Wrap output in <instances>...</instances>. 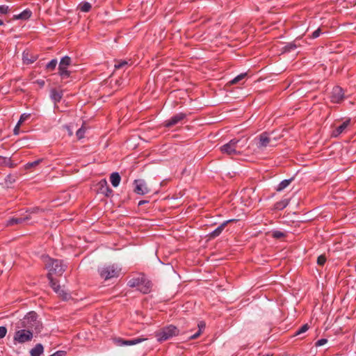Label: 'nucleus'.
<instances>
[{
	"instance_id": "nucleus-1",
	"label": "nucleus",
	"mask_w": 356,
	"mask_h": 356,
	"mask_svg": "<svg viewBox=\"0 0 356 356\" xmlns=\"http://www.w3.org/2000/svg\"><path fill=\"white\" fill-rule=\"evenodd\" d=\"M38 318V314L35 312L31 311L27 313L17 323L19 327L29 328L32 330L34 329L37 333H39L41 332L42 325Z\"/></svg>"
},
{
	"instance_id": "nucleus-2",
	"label": "nucleus",
	"mask_w": 356,
	"mask_h": 356,
	"mask_svg": "<svg viewBox=\"0 0 356 356\" xmlns=\"http://www.w3.org/2000/svg\"><path fill=\"white\" fill-rule=\"evenodd\" d=\"M127 285L131 288L138 287V291L143 294L150 293L153 286L152 282L143 273L137 277L130 279Z\"/></svg>"
},
{
	"instance_id": "nucleus-3",
	"label": "nucleus",
	"mask_w": 356,
	"mask_h": 356,
	"mask_svg": "<svg viewBox=\"0 0 356 356\" xmlns=\"http://www.w3.org/2000/svg\"><path fill=\"white\" fill-rule=\"evenodd\" d=\"M45 267L49 270L47 274H50L52 276L53 274L61 275L65 270V266L63 264V261L59 259H54L49 256L45 257Z\"/></svg>"
},
{
	"instance_id": "nucleus-4",
	"label": "nucleus",
	"mask_w": 356,
	"mask_h": 356,
	"mask_svg": "<svg viewBox=\"0 0 356 356\" xmlns=\"http://www.w3.org/2000/svg\"><path fill=\"white\" fill-rule=\"evenodd\" d=\"M17 328H18L14 334L13 341L14 343H24L26 342L31 341L33 337V330L26 328L19 327V324H17Z\"/></svg>"
},
{
	"instance_id": "nucleus-5",
	"label": "nucleus",
	"mask_w": 356,
	"mask_h": 356,
	"mask_svg": "<svg viewBox=\"0 0 356 356\" xmlns=\"http://www.w3.org/2000/svg\"><path fill=\"white\" fill-rule=\"evenodd\" d=\"M179 334V330L176 326L170 325L163 327L160 331L157 332L156 333V337L159 341H164Z\"/></svg>"
},
{
	"instance_id": "nucleus-6",
	"label": "nucleus",
	"mask_w": 356,
	"mask_h": 356,
	"mask_svg": "<svg viewBox=\"0 0 356 356\" xmlns=\"http://www.w3.org/2000/svg\"><path fill=\"white\" fill-rule=\"evenodd\" d=\"M120 270L117 265L112 264L98 268V273L102 279L108 280L113 277H118Z\"/></svg>"
},
{
	"instance_id": "nucleus-7",
	"label": "nucleus",
	"mask_w": 356,
	"mask_h": 356,
	"mask_svg": "<svg viewBox=\"0 0 356 356\" xmlns=\"http://www.w3.org/2000/svg\"><path fill=\"white\" fill-rule=\"evenodd\" d=\"M47 277L49 280L50 286L63 300L66 301L70 299V294L61 289L60 286L58 282L54 279L53 276H51L50 274H47Z\"/></svg>"
},
{
	"instance_id": "nucleus-8",
	"label": "nucleus",
	"mask_w": 356,
	"mask_h": 356,
	"mask_svg": "<svg viewBox=\"0 0 356 356\" xmlns=\"http://www.w3.org/2000/svg\"><path fill=\"white\" fill-rule=\"evenodd\" d=\"M239 140L233 138L230 140L227 143L222 145L220 149L222 153L226 154L229 156L237 155L239 152L236 150L237 144Z\"/></svg>"
},
{
	"instance_id": "nucleus-9",
	"label": "nucleus",
	"mask_w": 356,
	"mask_h": 356,
	"mask_svg": "<svg viewBox=\"0 0 356 356\" xmlns=\"http://www.w3.org/2000/svg\"><path fill=\"white\" fill-rule=\"evenodd\" d=\"M134 184L135 185L134 191L138 195H143L150 192V189L143 179H135Z\"/></svg>"
},
{
	"instance_id": "nucleus-10",
	"label": "nucleus",
	"mask_w": 356,
	"mask_h": 356,
	"mask_svg": "<svg viewBox=\"0 0 356 356\" xmlns=\"http://www.w3.org/2000/svg\"><path fill=\"white\" fill-rule=\"evenodd\" d=\"M331 102L333 103L339 104L344 99V92L341 87L334 86L332 89L331 96Z\"/></svg>"
},
{
	"instance_id": "nucleus-11",
	"label": "nucleus",
	"mask_w": 356,
	"mask_h": 356,
	"mask_svg": "<svg viewBox=\"0 0 356 356\" xmlns=\"http://www.w3.org/2000/svg\"><path fill=\"white\" fill-rule=\"evenodd\" d=\"M186 118V114L184 113H179L172 116L169 120H165L164 122V127L167 128L172 127L179 122L182 121Z\"/></svg>"
},
{
	"instance_id": "nucleus-12",
	"label": "nucleus",
	"mask_w": 356,
	"mask_h": 356,
	"mask_svg": "<svg viewBox=\"0 0 356 356\" xmlns=\"http://www.w3.org/2000/svg\"><path fill=\"white\" fill-rule=\"evenodd\" d=\"M97 186L100 193L104 194L108 197L113 195V191L109 187L107 181L105 179H102L98 183Z\"/></svg>"
},
{
	"instance_id": "nucleus-13",
	"label": "nucleus",
	"mask_w": 356,
	"mask_h": 356,
	"mask_svg": "<svg viewBox=\"0 0 356 356\" xmlns=\"http://www.w3.org/2000/svg\"><path fill=\"white\" fill-rule=\"evenodd\" d=\"M147 339L143 337H137L131 339H123L122 338H118L116 339V343L118 346H134L136 345L139 343H141L144 341H145Z\"/></svg>"
},
{
	"instance_id": "nucleus-14",
	"label": "nucleus",
	"mask_w": 356,
	"mask_h": 356,
	"mask_svg": "<svg viewBox=\"0 0 356 356\" xmlns=\"http://www.w3.org/2000/svg\"><path fill=\"white\" fill-rule=\"evenodd\" d=\"M351 120L350 118L343 121L339 126L337 127L331 134L333 138H337L340 134L343 133L347 127L350 124Z\"/></svg>"
},
{
	"instance_id": "nucleus-15",
	"label": "nucleus",
	"mask_w": 356,
	"mask_h": 356,
	"mask_svg": "<svg viewBox=\"0 0 356 356\" xmlns=\"http://www.w3.org/2000/svg\"><path fill=\"white\" fill-rule=\"evenodd\" d=\"M258 138H259V143L257 144L258 148L266 147L269 145V143L271 140V138L269 136L268 133L266 132V131L261 133L258 136Z\"/></svg>"
},
{
	"instance_id": "nucleus-16",
	"label": "nucleus",
	"mask_w": 356,
	"mask_h": 356,
	"mask_svg": "<svg viewBox=\"0 0 356 356\" xmlns=\"http://www.w3.org/2000/svg\"><path fill=\"white\" fill-rule=\"evenodd\" d=\"M29 219H30V216H26L24 217H19V218L12 217L6 221V225L7 227H9V226H13L15 225L22 224L24 222H25Z\"/></svg>"
},
{
	"instance_id": "nucleus-17",
	"label": "nucleus",
	"mask_w": 356,
	"mask_h": 356,
	"mask_svg": "<svg viewBox=\"0 0 356 356\" xmlns=\"http://www.w3.org/2000/svg\"><path fill=\"white\" fill-rule=\"evenodd\" d=\"M227 225L228 222L221 223L216 229L208 234L209 239H214L220 236Z\"/></svg>"
},
{
	"instance_id": "nucleus-18",
	"label": "nucleus",
	"mask_w": 356,
	"mask_h": 356,
	"mask_svg": "<svg viewBox=\"0 0 356 356\" xmlns=\"http://www.w3.org/2000/svg\"><path fill=\"white\" fill-rule=\"evenodd\" d=\"M32 16V11L26 8L24 11H22L21 13L18 15H15L12 17L11 20H27Z\"/></svg>"
},
{
	"instance_id": "nucleus-19",
	"label": "nucleus",
	"mask_w": 356,
	"mask_h": 356,
	"mask_svg": "<svg viewBox=\"0 0 356 356\" xmlns=\"http://www.w3.org/2000/svg\"><path fill=\"white\" fill-rule=\"evenodd\" d=\"M63 91H58L56 88L50 90V97L55 104L59 103L63 97Z\"/></svg>"
},
{
	"instance_id": "nucleus-20",
	"label": "nucleus",
	"mask_w": 356,
	"mask_h": 356,
	"mask_svg": "<svg viewBox=\"0 0 356 356\" xmlns=\"http://www.w3.org/2000/svg\"><path fill=\"white\" fill-rule=\"evenodd\" d=\"M44 352V346L42 343H37L34 348L30 350L31 356H41Z\"/></svg>"
},
{
	"instance_id": "nucleus-21",
	"label": "nucleus",
	"mask_w": 356,
	"mask_h": 356,
	"mask_svg": "<svg viewBox=\"0 0 356 356\" xmlns=\"http://www.w3.org/2000/svg\"><path fill=\"white\" fill-rule=\"evenodd\" d=\"M110 181L113 187H118L121 181V177L118 172H114L110 175Z\"/></svg>"
},
{
	"instance_id": "nucleus-22",
	"label": "nucleus",
	"mask_w": 356,
	"mask_h": 356,
	"mask_svg": "<svg viewBox=\"0 0 356 356\" xmlns=\"http://www.w3.org/2000/svg\"><path fill=\"white\" fill-rule=\"evenodd\" d=\"M38 58V56L35 55H29V53L24 52L23 53V61L25 64H31L34 63Z\"/></svg>"
},
{
	"instance_id": "nucleus-23",
	"label": "nucleus",
	"mask_w": 356,
	"mask_h": 356,
	"mask_svg": "<svg viewBox=\"0 0 356 356\" xmlns=\"http://www.w3.org/2000/svg\"><path fill=\"white\" fill-rule=\"evenodd\" d=\"M293 179V177H291L290 179H284L283 181H282L277 186L276 191L279 192L283 191L291 183Z\"/></svg>"
},
{
	"instance_id": "nucleus-24",
	"label": "nucleus",
	"mask_w": 356,
	"mask_h": 356,
	"mask_svg": "<svg viewBox=\"0 0 356 356\" xmlns=\"http://www.w3.org/2000/svg\"><path fill=\"white\" fill-rule=\"evenodd\" d=\"M289 203V199H284L277 202L274 205V209L276 210H282L287 207Z\"/></svg>"
},
{
	"instance_id": "nucleus-25",
	"label": "nucleus",
	"mask_w": 356,
	"mask_h": 356,
	"mask_svg": "<svg viewBox=\"0 0 356 356\" xmlns=\"http://www.w3.org/2000/svg\"><path fill=\"white\" fill-rule=\"evenodd\" d=\"M58 74L62 79H65L70 76L71 72L67 70V67H58Z\"/></svg>"
},
{
	"instance_id": "nucleus-26",
	"label": "nucleus",
	"mask_w": 356,
	"mask_h": 356,
	"mask_svg": "<svg viewBox=\"0 0 356 356\" xmlns=\"http://www.w3.org/2000/svg\"><path fill=\"white\" fill-rule=\"evenodd\" d=\"M298 47L296 42H289L282 47L283 52H291Z\"/></svg>"
},
{
	"instance_id": "nucleus-27",
	"label": "nucleus",
	"mask_w": 356,
	"mask_h": 356,
	"mask_svg": "<svg viewBox=\"0 0 356 356\" xmlns=\"http://www.w3.org/2000/svg\"><path fill=\"white\" fill-rule=\"evenodd\" d=\"M72 59L70 56H65L60 59L58 67H67L70 65Z\"/></svg>"
},
{
	"instance_id": "nucleus-28",
	"label": "nucleus",
	"mask_w": 356,
	"mask_h": 356,
	"mask_svg": "<svg viewBox=\"0 0 356 356\" xmlns=\"http://www.w3.org/2000/svg\"><path fill=\"white\" fill-rule=\"evenodd\" d=\"M92 6L87 1L82 2L79 4V9L81 12L88 13L90 10Z\"/></svg>"
},
{
	"instance_id": "nucleus-29",
	"label": "nucleus",
	"mask_w": 356,
	"mask_h": 356,
	"mask_svg": "<svg viewBox=\"0 0 356 356\" xmlns=\"http://www.w3.org/2000/svg\"><path fill=\"white\" fill-rule=\"evenodd\" d=\"M129 66V63L124 60H116L114 65L115 69H123Z\"/></svg>"
},
{
	"instance_id": "nucleus-30",
	"label": "nucleus",
	"mask_w": 356,
	"mask_h": 356,
	"mask_svg": "<svg viewBox=\"0 0 356 356\" xmlns=\"http://www.w3.org/2000/svg\"><path fill=\"white\" fill-rule=\"evenodd\" d=\"M309 328V326L307 323L302 325L300 328H298L294 333L293 336H298L305 332H306Z\"/></svg>"
},
{
	"instance_id": "nucleus-31",
	"label": "nucleus",
	"mask_w": 356,
	"mask_h": 356,
	"mask_svg": "<svg viewBox=\"0 0 356 356\" xmlns=\"http://www.w3.org/2000/svg\"><path fill=\"white\" fill-rule=\"evenodd\" d=\"M57 59H52L46 65V70L49 71L54 70L57 65Z\"/></svg>"
},
{
	"instance_id": "nucleus-32",
	"label": "nucleus",
	"mask_w": 356,
	"mask_h": 356,
	"mask_svg": "<svg viewBox=\"0 0 356 356\" xmlns=\"http://www.w3.org/2000/svg\"><path fill=\"white\" fill-rule=\"evenodd\" d=\"M42 161H43V159H39L33 162H29L24 165V168L26 170L31 169V168H34V167L37 166L38 165H39Z\"/></svg>"
},
{
	"instance_id": "nucleus-33",
	"label": "nucleus",
	"mask_w": 356,
	"mask_h": 356,
	"mask_svg": "<svg viewBox=\"0 0 356 356\" xmlns=\"http://www.w3.org/2000/svg\"><path fill=\"white\" fill-rule=\"evenodd\" d=\"M271 236L276 239H280L286 236V234L280 230L272 231Z\"/></svg>"
},
{
	"instance_id": "nucleus-34",
	"label": "nucleus",
	"mask_w": 356,
	"mask_h": 356,
	"mask_svg": "<svg viewBox=\"0 0 356 356\" xmlns=\"http://www.w3.org/2000/svg\"><path fill=\"white\" fill-rule=\"evenodd\" d=\"M247 76V73H241L234 78L232 81H229L230 84H236L238 83L240 81L243 79Z\"/></svg>"
},
{
	"instance_id": "nucleus-35",
	"label": "nucleus",
	"mask_w": 356,
	"mask_h": 356,
	"mask_svg": "<svg viewBox=\"0 0 356 356\" xmlns=\"http://www.w3.org/2000/svg\"><path fill=\"white\" fill-rule=\"evenodd\" d=\"M85 132H86V129L84 128L83 126H82L76 132V136L77 138L80 140V139H82L83 138H84Z\"/></svg>"
},
{
	"instance_id": "nucleus-36",
	"label": "nucleus",
	"mask_w": 356,
	"mask_h": 356,
	"mask_svg": "<svg viewBox=\"0 0 356 356\" xmlns=\"http://www.w3.org/2000/svg\"><path fill=\"white\" fill-rule=\"evenodd\" d=\"M10 11V9L8 6L6 5H1L0 6V14L6 15Z\"/></svg>"
},
{
	"instance_id": "nucleus-37",
	"label": "nucleus",
	"mask_w": 356,
	"mask_h": 356,
	"mask_svg": "<svg viewBox=\"0 0 356 356\" xmlns=\"http://www.w3.org/2000/svg\"><path fill=\"white\" fill-rule=\"evenodd\" d=\"M316 262H317L318 265H319L321 266H323L325 264V263L326 262V257H325V256L323 255V254L318 256V258H317Z\"/></svg>"
},
{
	"instance_id": "nucleus-38",
	"label": "nucleus",
	"mask_w": 356,
	"mask_h": 356,
	"mask_svg": "<svg viewBox=\"0 0 356 356\" xmlns=\"http://www.w3.org/2000/svg\"><path fill=\"white\" fill-rule=\"evenodd\" d=\"M31 117V114L29 113H23L21 115L20 118L18 121V124H22L24 121L28 120Z\"/></svg>"
},
{
	"instance_id": "nucleus-39",
	"label": "nucleus",
	"mask_w": 356,
	"mask_h": 356,
	"mask_svg": "<svg viewBox=\"0 0 356 356\" xmlns=\"http://www.w3.org/2000/svg\"><path fill=\"white\" fill-rule=\"evenodd\" d=\"M321 33H322L321 29L320 28H318L312 32L310 38H313V39L317 38L318 37H319V35L321 34Z\"/></svg>"
},
{
	"instance_id": "nucleus-40",
	"label": "nucleus",
	"mask_w": 356,
	"mask_h": 356,
	"mask_svg": "<svg viewBox=\"0 0 356 356\" xmlns=\"http://www.w3.org/2000/svg\"><path fill=\"white\" fill-rule=\"evenodd\" d=\"M9 163V158L0 156V165L6 166Z\"/></svg>"
},
{
	"instance_id": "nucleus-41",
	"label": "nucleus",
	"mask_w": 356,
	"mask_h": 356,
	"mask_svg": "<svg viewBox=\"0 0 356 356\" xmlns=\"http://www.w3.org/2000/svg\"><path fill=\"white\" fill-rule=\"evenodd\" d=\"M7 334V328L5 326H0V339L5 337Z\"/></svg>"
},
{
	"instance_id": "nucleus-42",
	"label": "nucleus",
	"mask_w": 356,
	"mask_h": 356,
	"mask_svg": "<svg viewBox=\"0 0 356 356\" xmlns=\"http://www.w3.org/2000/svg\"><path fill=\"white\" fill-rule=\"evenodd\" d=\"M327 342V339H321L315 343V346L316 347L321 346L325 344Z\"/></svg>"
},
{
	"instance_id": "nucleus-43",
	"label": "nucleus",
	"mask_w": 356,
	"mask_h": 356,
	"mask_svg": "<svg viewBox=\"0 0 356 356\" xmlns=\"http://www.w3.org/2000/svg\"><path fill=\"white\" fill-rule=\"evenodd\" d=\"M206 327V324L204 321H200L198 323H197V327H198V330L199 332H200L201 333L202 332V331L204 330Z\"/></svg>"
},
{
	"instance_id": "nucleus-44",
	"label": "nucleus",
	"mask_w": 356,
	"mask_h": 356,
	"mask_svg": "<svg viewBox=\"0 0 356 356\" xmlns=\"http://www.w3.org/2000/svg\"><path fill=\"white\" fill-rule=\"evenodd\" d=\"M5 180H6V183H8H8H9V184H13V183H14V182L15 181V178H14V177H13V176H12L11 175H8L6 177Z\"/></svg>"
},
{
	"instance_id": "nucleus-45",
	"label": "nucleus",
	"mask_w": 356,
	"mask_h": 356,
	"mask_svg": "<svg viewBox=\"0 0 356 356\" xmlns=\"http://www.w3.org/2000/svg\"><path fill=\"white\" fill-rule=\"evenodd\" d=\"M202 333L199 331H197L195 334H191L188 337L189 339H197Z\"/></svg>"
},
{
	"instance_id": "nucleus-46",
	"label": "nucleus",
	"mask_w": 356,
	"mask_h": 356,
	"mask_svg": "<svg viewBox=\"0 0 356 356\" xmlns=\"http://www.w3.org/2000/svg\"><path fill=\"white\" fill-rule=\"evenodd\" d=\"M35 83H37L40 88H42L45 84V81L42 79H38L35 81Z\"/></svg>"
},
{
	"instance_id": "nucleus-47",
	"label": "nucleus",
	"mask_w": 356,
	"mask_h": 356,
	"mask_svg": "<svg viewBox=\"0 0 356 356\" xmlns=\"http://www.w3.org/2000/svg\"><path fill=\"white\" fill-rule=\"evenodd\" d=\"M20 124H17L16 126L15 127L14 129H13V134L14 135H18L19 133V127H20Z\"/></svg>"
},
{
	"instance_id": "nucleus-48",
	"label": "nucleus",
	"mask_w": 356,
	"mask_h": 356,
	"mask_svg": "<svg viewBox=\"0 0 356 356\" xmlns=\"http://www.w3.org/2000/svg\"><path fill=\"white\" fill-rule=\"evenodd\" d=\"M6 166H8L9 168H14V167H15V164L13 163V161H11V159L9 158V163H8Z\"/></svg>"
},
{
	"instance_id": "nucleus-49",
	"label": "nucleus",
	"mask_w": 356,
	"mask_h": 356,
	"mask_svg": "<svg viewBox=\"0 0 356 356\" xmlns=\"http://www.w3.org/2000/svg\"><path fill=\"white\" fill-rule=\"evenodd\" d=\"M149 200H140V201H139V202H138V206H142V205H143V204H147V203H149Z\"/></svg>"
},
{
	"instance_id": "nucleus-50",
	"label": "nucleus",
	"mask_w": 356,
	"mask_h": 356,
	"mask_svg": "<svg viewBox=\"0 0 356 356\" xmlns=\"http://www.w3.org/2000/svg\"><path fill=\"white\" fill-rule=\"evenodd\" d=\"M65 127H66V129H67V131H68V134H69V136H72V135L73 134V133H72V129H71L70 127V126L66 125V126H65Z\"/></svg>"
},
{
	"instance_id": "nucleus-51",
	"label": "nucleus",
	"mask_w": 356,
	"mask_h": 356,
	"mask_svg": "<svg viewBox=\"0 0 356 356\" xmlns=\"http://www.w3.org/2000/svg\"><path fill=\"white\" fill-rule=\"evenodd\" d=\"M236 221H237L236 219L232 218V219H229V220H225V222H228V224H229L231 222H236Z\"/></svg>"
},
{
	"instance_id": "nucleus-52",
	"label": "nucleus",
	"mask_w": 356,
	"mask_h": 356,
	"mask_svg": "<svg viewBox=\"0 0 356 356\" xmlns=\"http://www.w3.org/2000/svg\"><path fill=\"white\" fill-rule=\"evenodd\" d=\"M39 208L36 207V208H33L32 210H31V213H36L39 211Z\"/></svg>"
},
{
	"instance_id": "nucleus-53",
	"label": "nucleus",
	"mask_w": 356,
	"mask_h": 356,
	"mask_svg": "<svg viewBox=\"0 0 356 356\" xmlns=\"http://www.w3.org/2000/svg\"><path fill=\"white\" fill-rule=\"evenodd\" d=\"M3 25V22L2 19H0V26Z\"/></svg>"
}]
</instances>
